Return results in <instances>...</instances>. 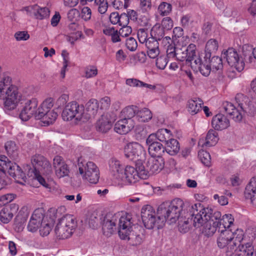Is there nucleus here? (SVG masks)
<instances>
[{
  "mask_svg": "<svg viewBox=\"0 0 256 256\" xmlns=\"http://www.w3.org/2000/svg\"><path fill=\"white\" fill-rule=\"evenodd\" d=\"M194 226L204 236H212L218 228V230L230 229L234 218L231 214H226L221 218L220 212L213 213L209 207H204L200 203L192 204L190 210Z\"/></svg>",
  "mask_w": 256,
  "mask_h": 256,
  "instance_id": "nucleus-1",
  "label": "nucleus"
},
{
  "mask_svg": "<svg viewBox=\"0 0 256 256\" xmlns=\"http://www.w3.org/2000/svg\"><path fill=\"white\" fill-rule=\"evenodd\" d=\"M184 206V201L178 198L162 203L156 211L150 205L144 206L141 210L142 222L148 229L162 228L166 221L170 224L175 223L180 216Z\"/></svg>",
  "mask_w": 256,
  "mask_h": 256,
  "instance_id": "nucleus-2",
  "label": "nucleus"
},
{
  "mask_svg": "<svg viewBox=\"0 0 256 256\" xmlns=\"http://www.w3.org/2000/svg\"><path fill=\"white\" fill-rule=\"evenodd\" d=\"M109 169L114 178L121 184H133L140 178H148V172L140 162H136V168L128 165L124 167L119 160L112 158L109 161Z\"/></svg>",
  "mask_w": 256,
  "mask_h": 256,
  "instance_id": "nucleus-3",
  "label": "nucleus"
},
{
  "mask_svg": "<svg viewBox=\"0 0 256 256\" xmlns=\"http://www.w3.org/2000/svg\"><path fill=\"white\" fill-rule=\"evenodd\" d=\"M0 100H3L4 108L10 110L16 109L24 100L18 87L12 84L8 76H0Z\"/></svg>",
  "mask_w": 256,
  "mask_h": 256,
  "instance_id": "nucleus-4",
  "label": "nucleus"
},
{
  "mask_svg": "<svg viewBox=\"0 0 256 256\" xmlns=\"http://www.w3.org/2000/svg\"><path fill=\"white\" fill-rule=\"evenodd\" d=\"M166 54L168 58H176L180 61H186V65L190 66L191 68L196 72L200 67V59L197 58L194 60L196 56V46L194 44H190L187 47L186 50H176L174 44L166 48Z\"/></svg>",
  "mask_w": 256,
  "mask_h": 256,
  "instance_id": "nucleus-5",
  "label": "nucleus"
},
{
  "mask_svg": "<svg viewBox=\"0 0 256 256\" xmlns=\"http://www.w3.org/2000/svg\"><path fill=\"white\" fill-rule=\"evenodd\" d=\"M220 234L217 238V244L220 248H226L228 252L235 251L244 239V232L237 228L234 232L230 229L218 230Z\"/></svg>",
  "mask_w": 256,
  "mask_h": 256,
  "instance_id": "nucleus-6",
  "label": "nucleus"
},
{
  "mask_svg": "<svg viewBox=\"0 0 256 256\" xmlns=\"http://www.w3.org/2000/svg\"><path fill=\"white\" fill-rule=\"evenodd\" d=\"M32 164L34 167L33 170L34 178L40 184L46 188L50 189L49 181H46L41 174H48L52 172L51 165L50 162L42 156L35 154L32 158Z\"/></svg>",
  "mask_w": 256,
  "mask_h": 256,
  "instance_id": "nucleus-7",
  "label": "nucleus"
},
{
  "mask_svg": "<svg viewBox=\"0 0 256 256\" xmlns=\"http://www.w3.org/2000/svg\"><path fill=\"white\" fill-rule=\"evenodd\" d=\"M76 221L74 216L66 214L60 218L54 228L58 239L64 240L72 236L76 227Z\"/></svg>",
  "mask_w": 256,
  "mask_h": 256,
  "instance_id": "nucleus-8",
  "label": "nucleus"
},
{
  "mask_svg": "<svg viewBox=\"0 0 256 256\" xmlns=\"http://www.w3.org/2000/svg\"><path fill=\"white\" fill-rule=\"evenodd\" d=\"M218 48V44L216 40L214 39H210L208 40L205 47V56L202 59V54L196 51V56L194 57V60L197 58L200 59V68L197 69V71L199 70L201 74L204 76H208L210 72V68L208 66V60L210 59L212 54L215 53Z\"/></svg>",
  "mask_w": 256,
  "mask_h": 256,
  "instance_id": "nucleus-9",
  "label": "nucleus"
},
{
  "mask_svg": "<svg viewBox=\"0 0 256 256\" xmlns=\"http://www.w3.org/2000/svg\"><path fill=\"white\" fill-rule=\"evenodd\" d=\"M0 174H4L7 172L16 182L22 184H24L26 178L25 174L18 165L8 161L5 156H0Z\"/></svg>",
  "mask_w": 256,
  "mask_h": 256,
  "instance_id": "nucleus-10",
  "label": "nucleus"
},
{
  "mask_svg": "<svg viewBox=\"0 0 256 256\" xmlns=\"http://www.w3.org/2000/svg\"><path fill=\"white\" fill-rule=\"evenodd\" d=\"M54 105L53 98L48 97L44 99L38 106L37 119L42 120L44 124H50L53 123L57 118L58 114L52 109Z\"/></svg>",
  "mask_w": 256,
  "mask_h": 256,
  "instance_id": "nucleus-11",
  "label": "nucleus"
},
{
  "mask_svg": "<svg viewBox=\"0 0 256 256\" xmlns=\"http://www.w3.org/2000/svg\"><path fill=\"white\" fill-rule=\"evenodd\" d=\"M125 156L130 160L143 162L146 156V150L143 146L137 142L127 144L124 147Z\"/></svg>",
  "mask_w": 256,
  "mask_h": 256,
  "instance_id": "nucleus-12",
  "label": "nucleus"
},
{
  "mask_svg": "<svg viewBox=\"0 0 256 256\" xmlns=\"http://www.w3.org/2000/svg\"><path fill=\"white\" fill-rule=\"evenodd\" d=\"M222 56L226 58L228 65L238 72L242 71L244 68L242 58L232 48H230L222 53Z\"/></svg>",
  "mask_w": 256,
  "mask_h": 256,
  "instance_id": "nucleus-13",
  "label": "nucleus"
},
{
  "mask_svg": "<svg viewBox=\"0 0 256 256\" xmlns=\"http://www.w3.org/2000/svg\"><path fill=\"white\" fill-rule=\"evenodd\" d=\"M38 101L36 98L26 100L21 110L20 118L22 121H28L34 116L37 119Z\"/></svg>",
  "mask_w": 256,
  "mask_h": 256,
  "instance_id": "nucleus-14",
  "label": "nucleus"
},
{
  "mask_svg": "<svg viewBox=\"0 0 256 256\" xmlns=\"http://www.w3.org/2000/svg\"><path fill=\"white\" fill-rule=\"evenodd\" d=\"M81 176L84 180L91 184H96L99 179V170L97 166L92 162L82 164Z\"/></svg>",
  "mask_w": 256,
  "mask_h": 256,
  "instance_id": "nucleus-15",
  "label": "nucleus"
},
{
  "mask_svg": "<svg viewBox=\"0 0 256 256\" xmlns=\"http://www.w3.org/2000/svg\"><path fill=\"white\" fill-rule=\"evenodd\" d=\"M79 110V104L72 102L68 103L64 109L62 116L64 121H72V124H78L80 122V118L78 115Z\"/></svg>",
  "mask_w": 256,
  "mask_h": 256,
  "instance_id": "nucleus-16",
  "label": "nucleus"
},
{
  "mask_svg": "<svg viewBox=\"0 0 256 256\" xmlns=\"http://www.w3.org/2000/svg\"><path fill=\"white\" fill-rule=\"evenodd\" d=\"M145 170L148 172V178L153 174L159 173L164 168V161L162 156H152L146 164Z\"/></svg>",
  "mask_w": 256,
  "mask_h": 256,
  "instance_id": "nucleus-17",
  "label": "nucleus"
},
{
  "mask_svg": "<svg viewBox=\"0 0 256 256\" xmlns=\"http://www.w3.org/2000/svg\"><path fill=\"white\" fill-rule=\"evenodd\" d=\"M45 218L48 217L44 216V210L42 208L35 210L31 216L28 226V231L31 232H36L40 227V223L43 222Z\"/></svg>",
  "mask_w": 256,
  "mask_h": 256,
  "instance_id": "nucleus-18",
  "label": "nucleus"
},
{
  "mask_svg": "<svg viewBox=\"0 0 256 256\" xmlns=\"http://www.w3.org/2000/svg\"><path fill=\"white\" fill-rule=\"evenodd\" d=\"M114 120L110 114H104L98 119L95 124L96 130L102 133L108 132L112 127Z\"/></svg>",
  "mask_w": 256,
  "mask_h": 256,
  "instance_id": "nucleus-19",
  "label": "nucleus"
},
{
  "mask_svg": "<svg viewBox=\"0 0 256 256\" xmlns=\"http://www.w3.org/2000/svg\"><path fill=\"white\" fill-rule=\"evenodd\" d=\"M154 136H148L146 140V144L148 146V152L152 156H162L165 149L160 142L154 140Z\"/></svg>",
  "mask_w": 256,
  "mask_h": 256,
  "instance_id": "nucleus-20",
  "label": "nucleus"
},
{
  "mask_svg": "<svg viewBox=\"0 0 256 256\" xmlns=\"http://www.w3.org/2000/svg\"><path fill=\"white\" fill-rule=\"evenodd\" d=\"M225 111L236 122H240L242 118L244 112L242 103H238L236 108L232 104L226 102L224 104Z\"/></svg>",
  "mask_w": 256,
  "mask_h": 256,
  "instance_id": "nucleus-21",
  "label": "nucleus"
},
{
  "mask_svg": "<svg viewBox=\"0 0 256 256\" xmlns=\"http://www.w3.org/2000/svg\"><path fill=\"white\" fill-rule=\"evenodd\" d=\"M98 106L99 104L96 100L92 98L89 100L85 104L84 112L81 116V120L84 118L86 121L92 116H94L97 113ZM83 122H85V120Z\"/></svg>",
  "mask_w": 256,
  "mask_h": 256,
  "instance_id": "nucleus-22",
  "label": "nucleus"
},
{
  "mask_svg": "<svg viewBox=\"0 0 256 256\" xmlns=\"http://www.w3.org/2000/svg\"><path fill=\"white\" fill-rule=\"evenodd\" d=\"M134 127V122L132 119L123 118L115 124L114 130L119 134H124L130 132Z\"/></svg>",
  "mask_w": 256,
  "mask_h": 256,
  "instance_id": "nucleus-23",
  "label": "nucleus"
},
{
  "mask_svg": "<svg viewBox=\"0 0 256 256\" xmlns=\"http://www.w3.org/2000/svg\"><path fill=\"white\" fill-rule=\"evenodd\" d=\"M212 124L215 130H222L229 127L230 122L226 116L222 114H218L213 117Z\"/></svg>",
  "mask_w": 256,
  "mask_h": 256,
  "instance_id": "nucleus-24",
  "label": "nucleus"
},
{
  "mask_svg": "<svg viewBox=\"0 0 256 256\" xmlns=\"http://www.w3.org/2000/svg\"><path fill=\"white\" fill-rule=\"evenodd\" d=\"M218 140V133L213 130H210L205 138H200L198 142V146L204 148L216 145Z\"/></svg>",
  "mask_w": 256,
  "mask_h": 256,
  "instance_id": "nucleus-25",
  "label": "nucleus"
},
{
  "mask_svg": "<svg viewBox=\"0 0 256 256\" xmlns=\"http://www.w3.org/2000/svg\"><path fill=\"white\" fill-rule=\"evenodd\" d=\"M18 210V206L16 204H11L4 207L0 212V220L4 224H8Z\"/></svg>",
  "mask_w": 256,
  "mask_h": 256,
  "instance_id": "nucleus-26",
  "label": "nucleus"
},
{
  "mask_svg": "<svg viewBox=\"0 0 256 256\" xmlns=\"http://www.w3.org/2000/svg\"><path fill=\"white\" fill-rule=\"evenodd\" d=\"M95 4L98 6V12L101 14L106 13L108 5H112L116 9H120L122 6L118 0H95Z\"/></svg>",
  "mask_w": 256,
  "mask_h": 256,
  "instance_id": "nucleus-27",
  "label": "nucleus"
},
{
  "mask_svg": "<svg viewBox=\"0 0 256 256\" xmlns=\"http://www.w3.org/2000/svg\"><path fill=\"white\" fill-rule=\"evenodd\" d=\"M244 195L247 199H250L253 204L256 200V177L252 178L246 186Z\"/></svg>",
  "mask_w": 256,
  "mask_h": 256,
  "instance_id": "nucleus-28",
  "label": "nucleus"
},
{
  "mask_svg": "<svg viewBox=\"0 0 256 256\" xmlns=\"http://www.w3.org/2000/svg\"><path fill=\"white\" fill-rule=\"evenodd\" d=\"M28 217V212H20L16 217L14 224V228L18 232H20L24 228L25 224Z\"/></svg>",
  "mask_w": 256,
  "mask_h": 256,
  "instance_id": "nucleus-29",
  "label": "nucleus"
},
{
  "mask_svg": "<svg viewBox=\"0 0 256 256\" xmlns=\"http://www.w3.org/2000/svg\"><path fill=\"white\" fill-rule=\"evenodd\" d=\"M165 152L171 156L176 155L180 151V146L178 142L172 137L165 143Z\"/></svg>",
  "mask_w": 256,
  "mask_h": 256,
  "instance_id": "nucleus-30",
  "label": "nucleus"
},
{
  "mask_svg": "<svg viewBox=\"0 0 256 256\" xmlns=\"http://www.w3.org/2000/svg\"><path fill=\"white\" fill-rule=\"evenodd\" d=\"M148 136H154V140H159L166 143L168 140L173 137L172 132L166 128H162L158 130L156 133L152 134Z\"/></svg>",
  "mask_w": 256,
  "mask_h": 256,
  "instance_id": "nucleus-31",
  "label": "nucleus"
},
{
  "mask_svg": "<svg viewBox=\"0 0 256 256\" xmlns=\"http://www.w3.org/2000/svg\"><path fill=\"white\" fill-rule=\"evenodd\" d=\"M202 104V100L200 99L190 100L187 104V110L191 115H194L201 110Z\"/></svg>",
  "mask_w": 256,
  "mask_h": 256,
  "instance_id": "nucleus-32",
  "label": "nucleus"
},
{
  "mask_svg": "<svg viewBox=\"0 0 256 256\" xmlns=\"http://www.w3.org/2000/svg\"><path fill=\"white\" fill-rule=\"evenodd\" d=\"M146 44L148 48L147 54L151 58H156L160 54L158 42L155 39H151Z\"/></svg>",
  "mask_w": 256,
  "mask_h": 256,
  "instance_id": "nucleus-33",
  "label": "nucleus"
},
{
  "mask_svg": "<svg viewBox=\"0 0 256 256\" xmlns=\"http://www.w3.org/2000/svg\"><path fill=\"white\" fill-rule=\"evenodd\" d=\"M102 229L104 235L106 236H111L116 230V226L114 217L112 220H104L102 224Z\"/></svg>",
  "mask_w": 256,
  "mask_h": 256,
  "instance_id": "nucleus-34",
  "label": "nucleus"
},
{
  "mask_svg": "<svg viewBox=\"0 0 256 256\" xmlns=\"http://www.w3.org/2000/svg\"><path fill=\"white\" fill-rule=\"evenodd\" d=\"M152 117L151 111L147 108H138L136 118L140 122H146L150 120Z\"/></svg>",
  "mask_w": 256,
  "mask_h": 256,
  "instance_id": "nucleus-35",
  "label": "nucleus"
},
{
  "mask_svg": "<svg viewBox=\"0 0 256 256\" xmlns=\"http://www.w3.org/2000/svg\"><path fill=\"white\" fill-rule=\"evenodd\" d=\"M54 220L52 218H45L43 222L40 223L38 228H40V234L44 236H48L52 230L53 226Z\"/></svg>",
  "mask_w": 256,
  "mask_h": 256,
  "instance_id": "nucleus-36",
  "label": "nucleus"
},
{
  "mask_svg": "<svg viewBox=\"0 0 256 256\" xmlns=\"http://www.w3.org/2000/svg\"><path fill=\"white\" fill-rule=\"evenodd\" d=\"M238 247L239 248V250L236 254L237 256H252L254 254V247L250 243Z\"/></svg>",
  "mask_w": 256,
  "mask_h": 256,
  "instance_id": "nucleus-37",
  "label": "nucleus"
},
{
  "mask_svg": "<svg viewBox=\"0 0 256 256\" xmlns=\"http://www.w3.org/2000/svg\"><path fill=\"white\" fill-rule=\"evenodd\" d=\"M138 108L137 106H126L121 111L120 116L124 118L131 119L134 116L136 117Z\"/></svg>",
  "mask_w": 256,
  "mask_h": 256,
  "instance_id": "nucleus-38",
  "label": "nucleus"
},
{
  "mask_svg": "<svg viewBox=\"0 0 256 256\" xmlns=\"http://www.w3.org/2000/svg\"><path fill=\"white\" fill-rule=\"evenodd\" d=\"M50 10L47 7H41L37 5L34 18L38 20H42L49 18Z\"/></svg>",
  "mask_w": 256,
  "mask_h": 256,
  "instance_id": "nucleus-39",
  "label": "nucleus"
},
{
  "mask_svg": "<svg viewBox=\"0 0 256 256\" xmlns=\"http://www.w3.org/2000/svg\"><path fill=\"white\" fill-rule=\"evenodd\" d=\"M5 148L8 155L13 158L18 156V148L14 142L9 141L5 144Z\"/></svg>",
  "mask_w": 256,
  "mask_h": 256,
  "instance_id": "nucleus-40",
  "label": "nucleus"
},
{
  "mask_svg": "<svg viewBox=\"0 0 256 256\" xmlns=\"http://www.w3.org/2000/svg\"><path fill=\"white\" fill-rule=\"evenodd\" d=\"M126 240H128L131 244L138 246L143 242V236L142 234L134 230Z\"/></svg>",
  "mask_w": 256,
  "mask_h": 256,
  "instance_id": "nucleus-41",
  "label": "nucleus"
},
{
  "mask_svg": "<svg viewBox=\"0 0 256 256\" xmlns=\"http://www.w3.org/2000/svg\"><path fill=\"white\" fill-rule=\"evenodd\" d=\"M200 160L205 166H210L211 164V157L210 154L204 150H200L198 153Z\"/></svg>",
  "mask_w": 256,
  "mask_h": 256,
  "instance_id": "nucleus-42",
  "label": "nucleus"
},
{
  "mask_svg": "<svg viewBox=\"0 0 256 256\" xmlns=\"http://www.w3.org/2000/svg\"><path fill=\"white\" fill-rule=\"evenodd\" d=\"M138 38L140 42L142 44H144L146 46V44L150 41L151 39H154L152 37L148 38V32L143 28L140 29L138 32Z\"/></svg>",
  "mask_w": 256,
  "mask_h": 256,
  "instance_id": "nucleus-43",
  "label": "nucleus"
},
{
  "mask_svg": "<svg viewBox=\"0 0 256 256\" xmlns=\"http://www.w3.org/2000/svg\"><path fill=\"white\" fill-rule=\"evenodd\" d=\"M98 73L97 68L94 66H89L86 67L84 72V76L86 78L95 77Z\"/></svg>",
  "mask_w": 256,
  "mask_h": 256,
  "instance_id": "nucleus-44",
  "label": "nucleus"
},
{
  "mask_svg": "<svg viewBox=\"0 0 256 256\" xmlns=\"http://www.w3.org/2000/svg\"><path fill=\"white\" fill-rule=\"evenodd\" d=\"M209 63L210 60H208V64L210 69L212 68L213 69L219 70H221L223 67L222 60L221 58L218 56H213L210 60V64Z\"/></svg>",
  "mask_w": 256,
  "mask_h": 256,
  "instance_id": "nucleus-45",
  "label": "nucleus"
},
{
  "mask_svg": "<svg viewBox=\"0 0 256 256\" xmlns=\"http://www.w3.org/2000/svg\"><path fill=\"white\" fill-rule=\"evenodd\" d=\"M86 221L88 222L89 224L94 227L95 224L98 221L97 217V212L94 210L88 211L86 214Z\"/></svg>",
  "mask_w": 256,
  "mask_h": 256,
  "instance_id": "nucleus-46",
  "label": "nucleus"
},
{
  "mask_svg": "<svg viewBox=\"0 0 256 256\" xmlns=\"http://www.w3.org/2000/svg\"><path fill=\"white\" fill-rule=\"evenodd\" d=\"M37 5L38 4H32L24 6L22 8L20 11L24 12L28 16L34 18Z\"/></svg>",
  "mask_w": 256,
  "mask_h": 256,
  "instance_id": "nucleus-47",
  "label": "nucleus"
},
{
  "mask_svg": "<svg viewBox=\"0 0 256 256\" xmlns=\"http://www.w3.org/2000/svg\"><path fill=\"white\" fill-rule=\"evenodd\" d=\"M134 230L132 228H118V232L120 238L126 240Z\"/></svg>",
  "mask_w": 256,
  "mask_h": 256,
  "instance_id": "nucleus-48",
  "label": "nucleus"
},
{
  "mask_svg": "<svg viewBox=\"0 0 256 256\" xmlns=\"http://www.w3.org/2000/svg\"><path fill=\"white\" fill-rule=\"evenodd\" d=\"M164 34V30L159 24H155L152 29V34L156 38L160 39Z\"/></svg>",
  "mask_w": 256,
  "mask_h": 256,
  "instance_id": "nucleus-49",
  "label": "nucleus"
},
{
  "mask_svg": "<svg viewBox=\"0 0 256 256\" xmlns=\"http://www.w3.org/2000/svg\"><path fill=\"white\" fill-rule=\"evenodd\" d=\"M56 176L59 178H62L68 174L69 170L66 164L58 166L54 169Z\"/></svg>",
  "mask_w": 256,
  "mask_h": 256,
  "instance_id": "nucleus-50",
  "label": "nucleus"
},
{
  "mask_svg": "<svg viewBox=\"0 0 256 256\" xmlns=\"http://www.w3.org/2000/svg\"><path fill=\"white\" fill-rule=\"evenodd\" d=\"M158 10L161 15H167L171 12L172 6L167 2H163L160 4Z\"/></svg>",
  "mask_w": 256,
  "mask_h": 256,
  "instance_id": "nucleus-51",
  "label": "nucleus"
},
{
  "mask_svg": "<svg viewBox=\"0 0 256 256\" xmlns=\"http://www.w3.org/2000/svg\"><path fill=\"white\" fill-rule=\"evenodd\" d=\"M68 16L71 22H79L80 12L77 9L73 8L69 11Z\"/></svg>",
  "mask_w": 256,
  "mask_h": 256,
  "instance_id": "nucleus-52",
  "label": "nucleus"
},
{
  "mask_svg": "<svg viewBox=\"0 0 256 256\" xmlns=\"http://www.w3.org/2000/svg\"><path fill=\"white\" fill-rule=\"evenodd\" d=\"M168 60L166 56L162 55L160 56L156 60V66L160 70H164L166 66Z\"/></svg>",
  "mask_w": 256,
  "mask_h": 256,
  "instance_id": "nucleus-53",
  "label": "nucleus"
},
{
  "mask_svg": "<svg viewBox=\"0 0 256 256\" xmlns=\"http://www.w3.org/2000/svg\"><path fill=\"white\" fill-rule=\"evenodd\" d=\"M92 18V10L88 6H84L81 10V19L85 22L88 21Z\"/></svg>",
  "mask_w": 256,
  "mask_h": 256,
  "instance_id": "nucleus-54",
  "label": "nucleus"
},
{
  "mask_svg": "<svg viewBox=\"0 0 256 256\" xmlns=\"http://www.w3.org/2000/svg\"><path fill=\"white\" fill-rule=\"evenodd\" d=\"M118 228H132V223L126 216H121L118 221Z\"/></svg>",
  "mask_w": 256,
  "mask_h": 256,
  "instance_id": "nucleus-55",
  "label": "nucleus"
},
{
  "mask_svg": "<svg viewBox=\"0 0 256 256\" xmlns=\"http://www.w3.org/2000/svg\"><path fill=\"white\" fill-rule=\"evenodd\" d=\"M160 26L164 30H170L174 26L173 21L170 17L164 18L162 20Z\"/></svg>",
  "mask_w": 256,
  "mask_h": 256,
  "instance_id": "nucleus-56",
  "label": "nucleus"
},
{
  "mask_svg": "<svg viewBox=\"0 0 256 256\" xmlns=\"http://www.w3.org/2000/svg\"><path fill=\"white\" fill-rule=\"evenodd\" d=\"M30 34L26 31H18L15 33L14 38L17 41H25L29 39Z\"/></svg>",
  "mask_w": 256,
  "mask_h": 256,
  "instance_id": "nucleus-57",
  "label": "nucleus"
},
{
  "mask_svg": "<svg viewBox=\"0 0 256 256\" xmlns=\"http://www.w3.org/2000/svg\"><path fill=\"white\" fill-rule=\"evenodd\" d=\"M126 48L130 51H134L138 47V44L136 39L132 37H130L126 40Z\"/></svg>",
  "mask_w": 256,
  "mask_h": 256,
  "instance_id": "nucleus-58",
  "label": "nucleus"
},
{
  "mask_svg": "<svg viewBox=\"0 0 256 256\" xmlns=\"http://www.w3.org/2000/svg\"><path fill=\"white\" fill-rule=\"evenodd\" d=\"M79 38H80V32H72L66 36V40L70 42L71 44H74L75 42Z\"/></svg>",
  "mask_w": 256,
  "mask_h": 256,
  "instance_id": "nucleus-59",
  "label": "nucleus"
},
{
  "mask_svg": "<svg viewBox=\"0 0 256 256\" xmlns=\"http://www.w3.org/2000/svg\"><path fill=\"white\" fill-rule=\"evenodd\" d=\"M190 228L189 222L188 220H180L178 223V230L182 233H186Z\"/></svg>",
  "mask_w": 256,
  "mask_h": 256,
  "instance_id": "nucleus-60",
  "label": "nucleus"
},
{
  "mask_svg": "<svg viewBox=\"0 0 256 256\" xmlns=\"http://www.w3.org/2000/svg\"><path fill=\"white\" fill-rule=\"evenodd\" d=\"M99 104H100V108L106 110L110 106V98L108 96H104L100 100Z\"/></svg>",
  "mask_w": 256,
  "mask_h": 256,
  "instance_id": "nucleus-61",
  "label": "nucleus"
},
{
  "mask_svg": "<svg viewBox=\"0 0 256 256\" xmlns=\"http://www.w3.org/2000/svg\"><path fill=\"white\" fill-rule=\"evenodd\" d=\"M142 82L136 78H128L126 80V84L131 87H140Z\"/></svg>",
  "mask_w": 256,
  "mask_h": 256,
  "instance_id": "nucleus-62",
  "label": "nucleus"
},
{
  "mask_svg": "<svg viewBox=\"0 0 256 256\" xmlns=\"http://www.w3.org/2000/svg\"><path fill=\"white\" fill-rule=\"evenodd\" d=\"M14 199L12 194H8L0 196V202L2 204H6L11 202Z\"/></svg>",
  "mask_w": 256,
  "mask_h": 256,
  "instance_id": "nucleus-63",
  "label": "nucleus"
},
{
  "mask_svg": "<svg viewBox=\"0 0 256 256\" xmlns=\"http://www.w3.org/2000/svg\"><path fill=\"white\" fill-rule=\"evenodd\" d=\"M184 34L183 30L180 27H176L173 30L172 39L176 40L178 38H181Z\"/></svg>",
  "mask_w": 256,
  "mask_h": 256,
  "instance_id": "nucleus-64",
  "label": "nucleus"
}]
</instances>
